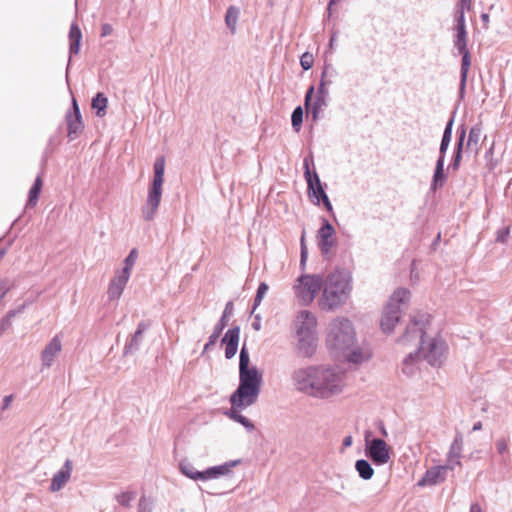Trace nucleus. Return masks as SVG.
Instances as JSON below:
<instances>
[{"label":"nucleus","instance_id":"obj_1","mask_svg":"<svg viewBox=\"0 0 512 512\" xmlns=\"http://www.w3.org/2000/svg\"><path fill=\"white\" fill-rule=\"evenodd\" d=\"M290 382L296 392L318 400L338 398L348 387L345 370L328 363L298 367L292 371Z\"/></svg>","mask_w":512,"mask_h":512},{"label":"nucleus","instance_id":"obj_2","mask_svg":"<svg viewBox=\"0 0 512 512\" xmlns=\"http://www.w3.org/2000/svg\"><path fill=\"white\" fill-rule=\"evenodd\" d=\"M430 322V315L418 313L414 315L406 327L405 333L398 342L404 346L420 345L415 353H409L404 358L402 371L407 375H413L416 364L420 358L432 366H440L446 354V344L440 337L426 338V326Z\"/></svg>","mask_w":512,"mask_h":512},{"label":"nucleus","instance_id":"obj_3","mask_svg":"<svg viewBox=\"0 0 512 512\" xmlns=\"http://www.w3.org/2000/svg\"><path fill=\"white\" fill-rule=\"evenodd\" d=\"M262 384V374L256 366H250V356L245 346L240 351L239 359V385L230 395V408L224 411L229 419L241 424L248 432L255 429V425L242 411L255 404L258 400Z\"/></svg>","mask_w":512,"mask_h":512},{"label":"nucleus","instance_id":"obj_4","mask_svg":"<svg viewBox=\"0 0 512 512\" xmlns=\"http://www.w3.org/2000/svg\"><path fill=\"white\" fill-rule=\"evenodd\" d=\"M325 346L335 358L344 359L353 364H361L372 357V349L359 344L354 323L345 316H336L327 324Z\"/></svg>","mask_w":512,"mask_h":512},{"label":"nucleus","instance_id":"obj_5","mask_svg":"<svg viewBox=\"0 0 512 512\" xmlns=\"http://www.w3.org/2000/svg\"><path fill=\"white\" fill-rule=\"evenodd\" d=\"M352 276L345 269H336L323 278L322 293L318 306L326 312H333L342 307L352 292Z\"/></svg>","mask_w":512,"mask_h":512},{"label":"nucleus","instance_id":"obj_6","mask_svg":"<svg viewBox=\"0 0 512 512\" xmlns=\"http://www.w3.org/2000/svg\"><path fill=\"white\" fill-rule=\"evenodd\" d=\"M292 328L297 353L304 358L313 357L318 347L317 318L315 314L308 310L299 311L293 321Z\"/></svg>","mask_w":512,"mask_h":512},{"label":"nucleus","instance_id":"obj_7","mask_svg":"<svg viewBox=\"0 0 512 512\" xmlns=\"http://www.w3.org/2000/svg\"><path fill=\"white\" fill-rule=\"evenodd\" d=\"M410 296V291L406 288H398L391 295L380 318V328L384 334L389 335L394 332L410 301Z\"/></svg>","mask_w":512,"mask_h":512},{"label":"nucleus","instance_id":"obj_8","mask_svg":"<svg viewBox=\"0 0 512 512\" xmlns=\"http://www.w3.org/2000/svg\"><path fill=\"white\" fill-rule=\"evenodd\" d=\"M153 169V181L148 188L145 203L141 208L142 217L145 221H151L155 218L161 203L165 173V158L162 156L158 157L154 163Z\"/></svg>","mask_w":512,"mask_h":512},{"label":"nucleus","instance_id":"obj_9","mask_svg":"<svg viewBox=\"0 0 512 512\" xmlns=\"http://www.w3.org/2000/svg\"><path fill=\"white\" fill-rule=\"evenodd\" d=\"M241 460H231L223 464L211 466L204 471H199L189 460H182L179 463V469L183 475L193 481H210L217 480L222 477H231L233 468L238 466Z\"/></svg>","mask_w":512,"mask_h":512},{"label":"nucleus","instance_id":"obj_10","mask_svg":"<svg viewBox=\"0 0 512 512\" xmlns=\"http://www.w3.org/2000/svg\"><path fill=\"white\" fill-rule=\"evenodd\" d=\"M323 277L320 274L302 273L294 281L292 290L301 305H310L321 291Z\"/></svg>","mask_w":512,"mask_h":512},{"label":"nucleus","instance_id":"obj_11","mask_svg":"<svg viewBox=\"0 0 512 512\" xmlns=\"http://www.w3.org/2000/svg\"><path fill=\"white\" fill-rule=\"evenodd\" d=\"M365 454L373 461L374 464L384 465L390 460V447L382 439H369L366 437Z\"/></svg>","mask_w":512,"mask_h":512},{"label":"nucleus","instance_id":"obj_12","mask_svg":"<svg viewBox=\"0 0 512 512\" xmlns=\"http://www.w3.org/2000/svg\"><path fill=\"white\" fill-rule=\"evenodd\" d=\"M307 187H308V196L310 199H312V201L316 205H319L320 201H322L325 208L329 212L333 211L331 202L322 187L320 178H319L318 174L316 173V171H313V177L311 178L310 182H307Z\"/></svg>","mask_w":512,"mask_h":512},{"label":"nucleus","instance_id":"obj_13","mask_svg":"<svg viewBox=\"0 0 512 512\" xmlns=\"http://www.w3.org/2000/svg\"><path fill=\"white\" fill-rule=\"evenodd\" d=\"M336 232L328 220L323 219L322 226L318 230V246L322 254H328L336 244Z\"/></svg>","mask_w":512,"mask_h":512},{"label":"nucleus","instance_id":"obj_14","mask_svg":"<svg viewBox=\"0 0 512 512\" xmlns=\"http://www.w3.org/2000/svg\"><path fill=\"white\" fill-rule=\"evenodd\" d=\"M62 351V342L59 336H54L41 352V362L44 368H50L56 357Z\"/></svg>","mask_w":512,"mask_h":512},{"label":"nucleus","instance_id":"obj_15","mask_svg":"<svg viewBox=\"0 0 512 512\" xmlns=\"http://www.w3.org/2000/svg\"><path fill=\"white\" fill-rule=\"evenodd\" d=\"M313 94L314 87L311 86L305 95V107L312 114L313 120H317L327 106V99L319 96L313 98Z\"/></svg>","mask_w":512,"mask_h":512},{"label":"nucleus","instance_id":"obj_16","mask_svg":"<svg viewBox=\"0 0 512 512\" xmlns=\"http://www.w3.org/2000/svg\"><path fill=\"white\" fill-rule=\"evenodd\" d=\"M72 471L73 463L70 459H66L61 469L53 475L49 490L51 492L60 491L70 480Z\"/></svg>","mask_w":512,"mask_h":512},{"label":"nucleus","instance_id":"obj_17","mask_svg":"<svg viewBox=\"0 0 512 512\" xmlns=\"http://www.w3.org/2000/svg\"><path fill=\"white\" fill-rule=\"evenodd\" d=\"M130 277L116 271L115 276L111 279L108 289L107 296L109 301H116L120 299Z\"/></svg>","mask_w":512,"mask_h":512},{"label":"nucleus","instance_id":"obj_18","mask_svg":"<svg viewBox=\"0 0 512 512\" xmlns=\"http://www.w3.org/2000/svg\"><path fill=\"white\" fill-rule=\"evenodd\" d=\"M448 470H450V468L447 465L434 466L427 470L422 480L419 481L418 485L425 486L441 483L446 479Z\"/></svg>","mask_w":512,"mask_h":512},{"label":"nucleus","instance_id":"obj_19","mask_svg":"<svg viewBox=\"0 0 512 512\" xmlns=\"http://www.w3.org/2000/svg\"><path fill=\"white\" fill-rule=\"evenodd\" d=\"M239 339V327H233L226 332L222 341L225 343V356L227 359H231L235 356L238 349Z\"/></svg>","mask_w":512,"mask_h":512},{"label":"nucleus","instance_id":"obj_20","mask_svg":"<svg viewBox=\"0 0 512 512\" xmlns=\"http://www.w3.org/2000/svg\"><path fill=\"white\" fill-rule=\"evenodd\" d=\"M72 104L73 113L67 115L68 136L70 139H74L76 135L83 129L79 107L75 99H73Z\"/></svg>","mask_w":512,"mask_h":512},{"label":"nucleus","instance_id":"obj_21","mask_svg":"<svg viewBox=\"0 0 512 512\" xmlns=\"http://www.w3.org/2000/svg\"><path fill=\"white\" fill-rule=\"evenodd\" d=\"M463 450V438L461 434H457L452 442L448 455H447V466L450 470H453L456 466L461 464L460 458Z\"/></svg>","mask_w":512,"mask_h":512},{"label":"nucleus","instance_id":"obj_22","mask_svg":"<svg viewBox=\"0 0 512 512\" xmlns=\"http://www.w3.org/2000/svg\"><path fill=\"white\" fill-rule=\"evenodd\" d=\"M444 165L445 161L442 158H438L430 184V189L434 192L442 188L446 182L447 175L444 171Z\"/></svg>","mask_w":512,"mask_h":512},{"label":"nucleus","instance_id":"obj_23","mask_svg":"<svg viewBox=\"0 0 512 512\" xmlns=\"http://www.w3.org/2000/svg\"><path fill=\"white\" fill-rule=\"evenodd\" d=\"M335 75H336V72L333 69H329L326 67L323 70L322 75H321V81H320V84H319V87L317 89L315 96H319V97H323V98L327 99V96L329 93L328 87L333 83V78Z\"/></svg>","mask_w":512,"mask_h":512},{"label":"nucleus","instance_id":"obj_24","mask_svg":"<svg viewBox=\"0 0 512 512\" xmlns=\"http://www.w3.org/2000/svg\"><path fill=\"white\" fill-rule=\"evenodd\" d=\"M462 55L461 69H460V95L462 96L465 91L469 68L471 65V56L468 50L459 52Z\"/></svg>","mask_w":512,"mask_h":512},{"label":"nucleus","instance_id":"obj_25","mask_svg":"<svg viewBox=\"0 0 512 512\" xmlns=\"http://www.w3.org/2000/svg\"><path fill=\"white\" fill-rule=\"evenodd\" d=\"M481 135H482L481 127L478 125L473 126L469 131L466 148L468 150L474 151L477 154L480 149L479 143H480Z\"/></svg>","mask_w":512,"mask_h":512},{"label":"nucleus","instance_id":"obj_26","mask_svg":"<svg viewBox=\"0 0 512 512\" xmlns=\"http://www.w3.org/2000/svg\"><path fill=\"white\" fill-rule=\"evenodd\" d=\"M82 39V33L79 26L76 23H73L70 27L69 31V40H70V53L78 54L80 50V43Z\"/></svg>","mask_w":512,"mask_h":512},{"label":"nucleus","instance_id":"obj_27","mask_svg":"<svg viewBox=\"0 0 512 512\" xmlns=\"http://www.w3.org/2000/svg\"><path fill=\"white\" fill-rule=\"evenodd\" d=\"M145 330H146V325L144 323H140L138 325L137 330L135 331L134 335L132 336L130 343L125 346L124 355L131 353L134 349H138V347L142 341L143 333L145 332Z\"/></svg>","mask_w":512,"mask_h":512},{"label":"nucleus","instance_id":"obj_28","mask_svg":"<svg viewBox=\"0 0 512 512\" xmlns=\"http://www.w3.org/2000/svg\"><path fill=\"white\" fill-rule=\"evenodd\" d=\"M239 9L235 6L228 7L225 15V24L232 34L237 30V22L239 18Z\"/></svg>","mask_w":512,"mask_h":512},{"label":"nucleus","instance_id":"obj_29","mask_svg":"<svg viewBox=\"0 0 512 512\" xmlns=\"http://www.w3.org/2000/svg\"><path fill=\"white\" fill-rule=\"evenodd\" d=\"M355 469L363 480H370L374 475V469L371 464L364 459L356 461Z\"/></svg>","mask_w":512,"mask_h":512},{"label":"nucleus","instance_id":"obj_30","mask_svg":"<svg viewBox=\"0 0 512 512\" xmlns=\"http://www.w3.org/2000/svg\"><path fill=\"white\" fill-rule=\"evenodd\" d=\"M43 186V180L41 176H38L33 184V186L29 190L28 202L27 205L34 207L37 204L39 194L41 192Z\"/></svg>","mask_w":512,"mask_h":512},{"label":"nucleus","instance_id":"obj_31","mask_svg":"<svg viewBox=\"0 0 512 512\" xmlns=\"http://www.w3.org/2000/svg\"><path fill=\"white\" fill-rule=\"evenodd\" d=\"M227 325V321H225V315L221 317L219 322L216 324L214 328V332L209 337L208 342L204 346V351H207L212 345H214L219 338L220 334L222 333L223 329Z\"/></svg>","mask_w":512,"mask_h":512},{"label":"nucleus","instance_id":"obj_32","mask_svg":"<svg viewBox=\"0 0 512 512\" xmlns=\"http://www.w3.org/2000/svg\"><path fill=\"white\" fill-rule=\"evenodd\" d=\"M137 258H138L137 250L132 249L130 251V253L128 254V256L124 259V267L121 270H117V271L130 277L132 269L136 263Z\"/></svg>","mask_w":512,"mask_h":512},{"label":"nucleus","instance_id":"obj_33","mask_svg":"<svg viewBox=\"0 0 512 512\" xmlns=\"http://www.w3.org/2000/svg\"><path fill=\"white\" fill-rule=\"evenodd\" d=\"M455 40L454 45L458 52H463L467 49V31L466 29H455Z\"/></svg>","mask_w":512,"mask_h":512},{"label":"nucleus","instance_id":"obj_34","mask_svg":"<svg viewBox=\"0 0 512 512\" xmlns=\"http://www.w3.org/2000/svg\"><path fill=\"white\" fill-rule=\"evenodd\" d=\"M107 103V98L102 93H98L92 99V108L96 110L98 116H102L107 108Z\"/></svg>","mask_w":512,"mask_h":512},{"label":"nucleus","instance_id":"obj_35","mask_svg":"<svg viewBox=\"0 0 512 512\" xmlns=\"http://www.w3.org/2000/svg\"><path fill=\"white\" fill-rule=\"evenodd\" d=\"M302 121H303V109L301 106H298L294 109L292 116H291L292 126L296 132H298L300 130Z\"/></svg>","mask_w":512,"mask_h":512},{"label":"nucleus","instance_id":"obj_36","mask_svg":"<svg viewBox=\"0 0 512 512\" xmlns=\"http://www.w3.org/2000/svg\"><path fill=\"white\" fill-rule=\"evenodd\" d=\"M268 290H269V286L267 283H265V282L260 283V285L257 289V292H256L255 300H254L253 311L261 304V302L264 299V297L266 296Z\"/></svg>","mask_w":512,"mask_h":512},{"label":"nucleus","instance_id":"obj_37","mask_svg":"<svg viewBox=\"0 0 512 512\" xmlns=\"http://www.w3.org/2000/svg\"><path fill=\"white\" fill-rule=\"evenodd\" d=\"M454 118H450V120L447 122L446 127L444 129V133L442 136V143H448L450 144L451 138H452V128H453Z\"/></svg>","mask_w":512,"mask_h":512},{"label":"nucleus","instance_id":"obj_38","mask_svg":"<svg viewBox=\"0 0 512 512\" xmlns=\"http://www.w3.org/2000/svg\"><path fill=\"white\" fill-rule=\"evenodd\" d=\"M313 63L314 57L311 53L306 52L300 58V64L304 70H309L313 66Z\"/></svg>","mask_w":512,"mask_h":512},{"label":"nucleus","instance_id":"obj_39","mask_svg":"<svg viewBox=\"0 0 512 512\" xmlns=\"http://www.w3.org/2000/svg\"><path fill=\"white\" fill-rule=\"evenodd\" d=\"M455 29H466L465 26V12L463 10H456L455 12Z\"/></svg>","mask_w":512,"mask_h":512},{"label":"nucleus","instance_id":"obj_40","mask_svg":"<svg viewBox=\"0 0 512 512\" xmlns=\"http://www.w3.org/2000/svg\"><path fill=\"white\" fill-rule=\"evenodd\" d=\"M133 498L134 495L132 493L124 492L117 496V501L122 506H128Z\"/></svg>","mask_w":512,"mask_h":512},{"label":"nucleus","instance_id":"obj_41","mask_svg":"<svg viewBox=\"0 0 512 512\" xmlns=\"http://www.w3.org/2000/svg\"><path fill=\"white\" fill-rule=\"evenodd\" d=\"M310 162H312V159L305 158L303 162L304 166V177L306 179V182H310L311 178L313 177V172L310 170Z\"/></svg>","mask_w":512,"mask_h":512},{"label":"nucleus","instance_id":"obj_42","mask_svg":"<svg viewBox=\"0 0 512 512\" xmlns=\"http://www.w3.org/2000/svg\"><path fill=\"white\" fill-rule=\"evenodd\" d=\"M509 228H502L498 230L496 240L501 243H505L509 236Z\"/></svg>","mask_w":512,"mask_h":512},{"label":"nucleus","instance_id":"obj_43","mask_svg":"<svg viewBox=\"0 0 512 512\" xmlns=\"http://www.w3.org/2000/svg\"><path fill=\"white\" fill-rule=\"evenodd\" d=\"M496 448H497V451L498 453L500 454H504L508 451V444L506 442V440L504 439H500L496 442Z\"/></svg>","mask_w":512,"mask_h":512},{"label":"nucleus","instance_id":"obj_44","mask_svg":"<svg viewBox=\"0 0 512 512\" xmlns=\"http://www.w3.org/2000/svg\"><path fill=\"white\" fill-rule=\"evenodd\" d=\"M13 400H14V395L11 394V395L5 396L2 400L1 410L2 411L7 410L10 407Z\"/></svg>","mask_w":512,"mask_h":512},{"label":"nucleus","instance_id":"obj_45","mask_svg":"<svg viewBox=\"0 0 512 512\" xmlns=\"http://www.w3.org/2000/svg\"><path fill=\"white\" fill-rule=\"evenodd\" d=\"M461 159H462V153H459V151H455V154L453 157V162L451 164V166L454 170H457L459 168Z\"/></svg>","mask_w":512,"mask_h":512},{"label":"nucleus","instance_id":"obj_46","mask_svg":"<svg viewBox=\"0 0 512 512\" xmlns=\"http://www.w3.org/2000/svg\"><path fill=\"white\" fill-rule=\"evenodd\" d=\"M9 289H10V286L6 281H0V291H1L0 301L4 298V296L7 294Z\"/></svg>","mask_w":512,"mask_h":512},{"label":"nucleus","instance_id":"obj_47","mask_svg":"<svg viewBox=\"0 0 512 512\" xmlns=\"http://www.w3.org/2000/svg\"><path fill=\"white\" fill-rule=\"evenodd\" d=\"M101 30H102V32H101L102 37H106L113 32L112 26L108 23L103 24L101 27Z\"/></svg>","mask_w":512,"mask_h":512},{"label":"nucleus","instance_id":"obj_48","mask_svg":"<svg viewBox=\"0 0 512 512\" xmlns=\"http://www.w3.org/2000/svg\"><path fill=\"white\" fill-rule=\"evenodd\" d=\"M470 3H471V0H460L457 5L456 10H463V12H465V9L470 8Z\"/></svg>","mask_w":512,"mask_h":512},{"label":"nucleus","instance_id":"obj_49","mask_svg":"<svg viewBox=\"0 0 512 512\" xmlns=\"http://www.w3.org/2000/svg\"><path fill=\"white\" fill-rule=\"evenodd\" d=\"M448 147H449V144L448 143H440V148H439V157L438 158H442L443 161H445V154L448 150Z\"/></svg>","mask_w":512,"mask_h":512},{"label":"nucleus","instance_id":"obj_50","mask_svg":"<svg viewBox=\"0 0 512 512\" xmlns=\"http://www.w3.org/2000/svg\"><path fill=\"white\" fill-rule=\"evenodd\" d=\"M10 326L9 318H5L0 322V335L3 334Z\"/></svg>","mask_w":512,"mask_h":512},{"label":"nucleus","instance_id":"obj_51","mask_svg":"<svg viewBox=\"0 0 512 512\" xmlns=\"http://www.w3.org/2000/svg\"><path fill=\"white\" fill-rule=\"evenodd\" d=\"M252 328L255 330V331H259L261 329V317L260 315H256L255 316V320L254 322L252 323Z\"/></svg>","mask_w":512,"mask_h":512},{"label":"nucleus","instance_id":"obj_52","mask_svg":"<svg viewBox=\"0 0 512 512\" xmlns=\"http://www.w3.org/2000/svg\"><path fill=\"white\" fill-rule=\"evenodd\" d=\"M307 258H308V250L301 251L300 265L302 268H305Z\"/></svg>","mask_w":512,"mask_h":512},{"label":"nucleus","instance_id":"obj_53","mask_svg":"<svg viewBox=\"0 0 512 512\" xmlns=\"http://www.w3.org/2000/svg\"><path fill=\"white\" fill-rule=\"evenodd\" d=\"M305 235H306V231L303 230L302 231V235H301V239H300L301 251L308 250L307 245L305 243Z\"/></svg>","mask_w":512,"mask_h":512},{"label":"nucleus","instance_id":"obj_54","mask_svg":"<svg viewBox=\"0 0 512 512\" xmlns=\"http://www.w3.org/2000/svg\"><path fill=\"white\" fill-rule=\"evenodd\" d=\"M470 512H482V509L479 504L474 503L470 507Z\"/></svg>","mask_w":512,"mask_h":512},{"label":"nucleus","instance_id":"obj_55","mask_svg":"<svg viewBox=\"0 0 512 512\" xmlns=\"http://www.w3.org/2000/svg\"><path fill=\"white\" fill-rule=\"evenodd\" d=\"M233 309V304L231 302H228L226 304V307H225V311H224V314L225 315V318L227 317V313H230Z\"/></svg>","mask_w":512,"mask_h":512},{"label":"nucleus","instance_id":"obj_56","mask_svg":"<svg viewBox=\"0 0 512 512\" xmlns=\"http://www.w3.org/2000/svg\"><path fill=\"white\" fill-rule=\"evenodd\" d=\"M343 445L345 447L351 446L352 445V437L351 436L345 437L344 440H343Z\"/></svg>","mask_w":512,"mask_h":512},{"label":"nucleus","instance_id":"obj_57","mask_svg":"<svg viewBox=\"0 0 512 512\" xmlns=\"http://www.w3.org/2000/svg\"><path fill=\"white\" fill-rule=\"evenodd\" d=\"M481 19H482V21L487 25V24H488V22H489V15H488V14L483 13V14L481 15Z\"/></svg>","mask_w":512,"mask_h":512},{"label":"nucleus","instance_id":"obj_58","mask_svg":"<svg viewBox=\"0 0 512 512\" xmlns=\"http://www.w3.org/2000/svg\"><path fill=\"white\" fill-rule=\"evenodd\" d=\"M465 135H466V131H465V129H462V131H461V133L459 135V140L458 141L464 142Z\"/></svg>","mask_w":512,"mask_h":512},{"label":"nucleus","instance_id":"obj_59","mask_svg":"<svg viewBox=\"0 0 512 512\" xmlns=\"http://www.w3.org/2000/svg\"><path fill=\"white\" fill-rule=\"evenodd\" d=\"M463 143L464 142H461V141H458V143H457L456 151H459V153H462Z\"/></svg>","mask_w":512,"mask_h":512},{"label":"nucleus","instance_id":"obj_60","mask_svg":"<svg viewBox=\"0 0 512 512\" xmlns=\"http://www.w3.org/2000/svg\"><path fill=\"white\" fill-rule=\"evenodd\" d=\"M340 1L341 0H330L329 5H328V9L330 10L332 5H334V4H336V3L340 2Z\"/></svg>","mask_w":512,"mask_h":512},{"label":"nucleus","instance_id":"obj_61","mask_svg":"<svg viewBox=\"0 0 512 512\" xmlns=\"http://www.w3.org/2000/svg\"><path fill=\"white\" fill-rule=\"evenodd\" d=\"M479 429H481V423H480V422L476 423V424L473 426V430H475V431H476V430H479Z\"/></svg>","mask_w":512,"mask_h":512},{"label":"nucleus","instance_id":"obj_62","mask_svg":"<svg viewBox=\"0 0 512 512\" xmlns=\"http://www.w3.org/2000/svg\"><path fill=\"white\" fill-rule=\"evenodd\" d=\"M334 44H335V36H332L330 39V47L332 48Z\"/></svg>","mask_w":512,"mask_h":512},{"label":"nucleus","instance_id":"obj_63","mask_svg":"<svg viewBox=\"0 0 512 512\" xmlns=\"http://www.w3.org/2000/svg\"><path fill=\"white\" fill-rule=\"evenodd\" d=\"M382 434L383 435H387V432H386V430L384 428L382 429Z\"/></svg>","mask_w":512,"mask_h":512}]
</instances>
